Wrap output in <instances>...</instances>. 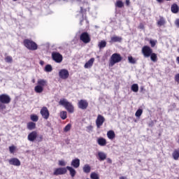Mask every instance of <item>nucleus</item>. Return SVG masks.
I'll list each match as a JSON object with an SVG mask.
<instances>
[{"label": "nucleus", "mask_w": 179, "mask_h": 179, "mask_svg": "<svg viewBox=\"0 0 179 179\" xmlns=\"http://www.w3.org/2000/svg\"><path fill=\"white\" fill-rule=\"evenodd\" d=\"M97 143L99 146H106L107 145V141L104 138H99L97 139Z\"/></svg>", "instance_id": "obj_21"}, {"label": "nucleus", "mask_w": 179, "mask_h": 179, "mask_svg": "<svg viewBox=\"0 0 179 179\" xmlns=\"http://www.w3.org/2000/svg\"><path fill=\"white\" fill-rule=\"evenodd\" d=\"M106 160L107 161V163H109V164H111L113 163V160L110 158H106Z\"/></svg>", "instance_id": "obj_49"}, {"label": "nucleus", "mask_w": 179, "mask_h": 179, "mask_svg": "<svg viewBox=\"0 0 179 179\" xmlns=\"http://www.w3.org/2000/svg\"><path fill=\"white\" fill-rule=\"evenodd\" d=\"M13 1H17V0H13Z\"/></svg>", "instance_id": "obj_58"}, {"label": "nucleus", "mask_w": 179, "mask_h": 179, "mask_svg": "<svg viewBox=\"0 0 179 179\" xmlns=\"http://www.w3.org/2000/svg\"><path fill=\"white\" fill-rule=\"evenodd\" d=\"M83 170L85 173H86L87 174H89V173H90V171L92 170V167H90V165L87 164L84 165Z\"/></svg>", "instance_id": "obj_24"}, {"label": "nucleus", "mask_w": 179, "mask_h": 179, "mask_svg": "<svg viewBox=\"0 0 179 179\" xmlns=\"http://www.w3.org/2000/svg\"><path fill=\"white\" fill-rule=\"evenodd\" d=\"M163 1H164V0H157V1H158L159 3H163Z\"/></svg>", "instance_id": "obj_51"}, {"label": "nucleus", "mask_w": 179, "mask_h": 179, "mask_svg": "<svg viewBox=\"0 0 179 179\" xmlns=\"http://www.w3.org/2000/svg\"><path fill=\"white\" fill-rule=\"evenodd\" d=\"M45 72H51L52 71V66L50 64H47L45 67Z\"/></svg>", "instance_id": "obj_35"}, {"label": "nucleus", "mask_w": 179, "mask_h": 179, "mask_svg": "<svg viewBox=\"0 0 179 179\" xmlns=\"http://www.w3.org/2000/svg\"><path fill=\"white\" fill-rule=\"evenodd\" d=\"M71 164L74 169H78L80 166V159L76 158L71 161Z\"/></svg>", "instance_id": "obj_16"}, {"label": "nucleus", "mask_w": 179, "mask_h": 179, "mask_svg": "<svg viewBox=\"0 0 179 179\" xmlns=\"http://www.w3.org/2000/svg\"><path fill=\"white\" fill-rule=\"evenodd\" d=\"M24 45L27 48L28 50H30L31 51H36L37 48H38V46L37 45V43L36 42L30 40V39H25L24 40Z\"/></svg>", "instance_id": "obj_2"}, {"label": "nucleus", "mask_w": 179, "mask_h": 179, "mask_svg": "<svg viewBox=\"0 0 179 179\" xmlns=\"http://www.w3.org/2000/svg\"><path fill=\"white\" fill-rule=\"evenodd\" d=\"M156 43H157V41L150 40V43L151 44V47H155L156 45Z\"/></svg>", "instance_id": "obj_44"}, {"label": "nucleus", "mask_w": 179, "mask_h": 179, "mask_svg": "<svg viewBox=\"0 0 179 179\" xmlns=\"http://www.w3.org/2000/svg\"><path fill=\"white\" fill-rule=\"evenodd\" d=\"M30 118L34 122H37V121H38V116H37V115H31Z\"/></svg>", "instance_id": "obj_34"}, {"label": "nucleus", "mask_w": 179, "mask_h": 179, "mask_svg": "<svg viewBox=\"0 0 179 179\" xmlns=\"http://www.w3.org/2000/svg\"><path fill=\"white\" fill-rule=\"evenodd\" d=\"M166 1H170V0H166Z\"/></svg>", "instance_id": "obj_60"}, {"label": "nucleus", "mask_w": 179, "mask_h": 179, "mask_svg": "<svg viewBox=\"0 0 179 179\" xmlns=\"http://www.w3.org/2000/svg\"><path fill=\"white\" fill-rule=\"evenodd\" d=\"M175 80L176 82H177L178 83H179V73L176 74L175 76Z\"/></svg>", "instance_id": "obj_46"}, {"label": "nucleus", "mask_w": 179, "mask_h": 179, "mask_svg": "<svg viewBox=\"0 0 179 179\" xmlns=\"http://www.w3.org/2000/svg\"><path fill=\"white\" fill-rule=\"evenodd\" d=\"M59 106H62L63 107H64V108H66V110H67L69 113H73V105H72V103L68 101L66 99H60V101H59Z\"/></svg>", "instance_id": "obj_1"}, {"label": "nucleus", "mask_w": 179, "mask_h": 179, "mask_svg": "<svg viewBox=\"0 0 179 179\" xmlns=\"http://www.w3.org/2000/svg\"><path fill=\"white\" fill-rule=\"evenodd\" d=\"M71 128H72V124H68L64 129L65 132H69L71 131Z\"/></svg>", "instance_id": "obj_37"}, {"label": "nucleus", "mask_w": 179, "mask_h": 179, "mask_svg": "<svg viewBox=\"0 0 179 179\" xmlns=\"http://www.w3.org/2000/svg\"><path fill=\"white\" fill-rule=\"evenodd\" d=\"M34 91L36 92V93H43V92L44 91V88H43V87L37 85L34 87Z\"/></svg>", "instance_id": "obj_26"}, {"label": "nucleus", "mask_w": 179, "mask_h": 179, "mask_svg": "<svg viewBox=\"0 0 179 179\" xmlns=\"http://www.w3.org/2000/svg\"><path fill=\"white\" fill-rule=\"evenodd\" d=\"M175 24L176 27H179V19L176 20Z\"/></svg>", "instance_id": "obj_48"}, {"label": "nucleus", "mask_w": 179, "mask_h": 179, "mask_svg": "<svg viewBox=\"0 0 179 179\" xmlns=\"http://www.w3.org/2000/svg\"><path fill=\"white\" fill-rule=\"evenodd\" d=\"M28 141H29V142H34V141H36V139H37V131H34L32 132H31L27 137Z\"/></svg>", "instance_id": "obj_14"}, {"label": "nucleus", "mask_w": 179, "mask_h": 179, "mask_svg": "<svg viewBox=\"0 0 179 179\" xmlns=\"http://www.w3.org/2000/svg\"><path fill=\"white\" fill-rule=\"evenodd\" d=\"M80 40H81L83 43H85V44H87L90 43V36H89L88 33L84 32L80 35Z\"/></svg>", "instance_id": "obj_10"}, {"label": "nucleus", "mask_w": 179, "mask_h": 179, "mask_svg": "<svg viewBox=\"0 0 179 179\" xmlns=\"http://www.w3.org/2000/svg\"><path fill=\"white\" fill-rule=\"evenodd\" d=\"M5 108H6V106L2 103H0V110H5Z\"/></svg>", "instance_id": "obj_45"}, {"label": "nucleus", "mask_w": 179, "mask_h": 179, "mask_svg": "<svg viewBox=\"0 0 179 179\" xmlns=\"http://www.w3.org/2000/svg\"><path fill=\"white\" fill-rule=\"evenodd\" d=\"M88 106L89 103H87V101L86 100L81 99L78 102V108H80L81 110H86Z\"/></svg>", "instance_id": "obj_13"}, {"label": "nucleus", "mask_w": 179, "mask_h": 179, "mask_svg": "<svg viewBox=\"0 0 179 179\" xmlns=\"http://www.w3.org/2000/svg\"><path fill=\"white\" fill-rule=\"evenodd\" d=\"M48 83L47 80L44 79H38L37 81V85L43 88H44L45 86H47Z\"/></svg>", "instance_id": "obj_20"}, {"label": "nucleus", "mask_w": 179, "mask_h": 179, "mask_svg": "<svg viewBox=\"0 0 179 179\" xmlns=\"http://www.w3.org/2000/svg\"><path fill=\"white\" fill-rule=\"evenodd\" d=\"M88 7H89V4L87 3V2L84 3V6H80V13L82 17H83V13H85V12L87 10L86 9V8H88Z\"/></svg>", "instance_id": "obj_18"}, {"label": "nucleus", "mask_w": 179, "mask_h": 179, "mask_svg": "<svg viewBox=\"0 0 179 179\" xmlns=\"http://www.w3.org/2000/svg\"><path fill=\"white\" fill-rule=\"evenodd\" d=\"M39 141H43V136H39Z\"/></svg>", "instance_id": "obj_53"}, {"label": "nucleus", "mask_w": 179, "mask_h": 179, "mask_svg": "<svg viewBox=\"0 0 179 179\" xmlns=\"http://www.w3.org/2000/svg\"><path fill=\"white\" fill-rule=\"evenodd\" d=\"M171 9L173 13H178L179 7L177 4H173Z\"/></svg>", "instance_id": "obj_25"}, {"label": "nucleus", "mask_w": 179, "mask_h": 179, "mask_svg": "<svg viewBox=\"0 0 179 179\" xmlns=\"http://www.w3.org/2000/svg\"><path fill=\"white\" fill-rule=\"evenodd\" d=\"M138 29L143 30L145 29V25H143V24H140L138 26Z\"/></svg>", "instance_id": "obj_47"}, {"label": "nucleus", "mask_w": 179, "mask_h": 179, "mask_svg": "<svg viewBox=\"0 0 179 179\" xmlns=\"http://www.w3.org/2000/svg\"><path fill=\"white\" fill-rule=\"evenodd\" d=\"M119 179H128L126 176H121Z\"/></svg>", "instance_id": "obj_50"}, {"label": "nucleus", "mask_w": 179, "mask_h": 179, "mask_svg": "<svg viewBox=\"0 0 179 179\" xmlns=\"http://www.w3.org/2000/svg\"><path fill=\"white\" fill-rule=\"evenodd\" d=\"M144 87H141V91L142 92L143 90Z\"/></svg>", "instance_id": "obj_56"}, {"label": "nucleus", "mask_w": 179, "mask_h": 179, "mask_svg": "<svg viewBox=\"0 0 179 179\" xmlns=\"http://www.w3.org/2000/svg\"><path fill=\"white\" fill-rule=\"evenodd\" d=\"M142 113H143V110H142V109H138L135 113L136 117H141V115H142Z\"/></svg>", "instance_id": "obj_40"}, {"label": "nucleus", "mask_w": 179, "mask_h": 179, "mask_svg": "<svg viewBox=\"0 0 179 179\" xmlns=\"http://www.w3.org/2000/svg\"><path fill=\"white\" fill-rule=\"evenodd\" d=\"M121 61H122V57H121V55L118 53H114L110 57L109 65L110 66H114L115 64H118V62H121Z\"/></svg>", "instance_id": "obj_3"}, {"label": "nucleus", "mask_w": 179, "mask_h": 179, "mask_svg": "<svg viewBox=\"0 0 179 179\" xmlns=\"http://www.w3.org/2000/svg\"><path fill=\"white\" fill-rule=\"evenodd\" d=\"M80 23H82V20H80Z\"/></svg>", "instance_id": "obj_59"}, {"label": "nucleus", "mask_w": 179, "mask_h": 179, "mask_svg": "<svg viewBox=\"0 0 179 179\" xmlns=\"http://www.w3.org/2000/svg\"><path fill=\"white\" fill-rule=\"evenodd\" d=\"M177 63L179 64V57L176 58Z\"/></svg>", "instance_id": "obj_54"}, {"label": "nucleus", "mask_w": 179, "mask_h": 179, "mask_svg": "<svg viewBox=\"0 0 179 179\" xmlns=\"http://www.w3.org/2000/svg\"><path fill=\"white\" fill-rule=\"evenodd\" d=\"M150 57L152 62H157V55L156 53H151Z\"/></svg>", "instance_id": "obj_29"}, {"label": "nucleus", "mask_w": 179, "mask_h": 179, "mask_svg": "<svg viewBox=\"0 0 179 179\" xmlns=\"http://www.w3.org/2000/svg\"><path fill=\"white\" fill-rule=\"evenodd\" d=\"M129 62L130 64H136V60L132 57V56H130L128 57Z\"/></svg>", "instance_id": "obj_39"}, {"label": "nucleus", "mask_w": 179, "mask_h": 179, "mask_svg": "<svg viewBox=\"0 0 179 179\" xmlns=\"http://www.w3.org/2000/svg\"><path fill=\"white\" fill-rule=\"evenodd\" d=\"M104 121H106L104 116L101 115H98L97 118L96 120V125L97 128H100V127H101V125L104 124Z\"/></svg>", "instance_id": "obj_11"}, {"label": "nucleus", "mask_w": 179, "mask_h": 179, "mask_svg": "<svg viewBox=\"0 0 179 179\" xmlns=\"http://www.w3.org/2000/svg\"><path fill=\"white\" fill-rule=\"evenodd\" d=\"M40 64H41V65H43V64H44V62L41 61V62H40Z\"/></svg>", "instance_id": "obj_55"}, {"label": "nucleus", "mask_w": 179, "mask_h": 179, "mask_svg": "<svg viewBox=\"0 0 179 179\" xmlns=\"http://www.w3.org/2000/svg\"><path fill=\"white\" fill-rule=\"evenodd\" d=\"M131 90L132 92H134V93H138V92L139 91V86L138 85V84H133L131 85Z\"/></svg>", "instance_id": "obj_30"}, {"label": "nucleus", "mask_w": 179, "mask_h": 179, "mask_svg": "<svg viewBox=\"0 0 179 179\" xmlns=\"http://www.w3.org/2000/svg\"><path fill=\"white\" fill-rule=\"evenodd\" d=\"M0 103L2 104H9V103H10V96L6 94H1Z\"/></svg>", "instance_id": "obj_7"}, {"label": "nucleus", "mask_w": 179, "mask_h": 179, "mask_svg": "<svg viewBox=\"0 0 179 179\" xmlns=\"http://www.w3.org/2000/svg\"><path fill=\"white\" fill-rule=\"evenodd\" d=\"M52 58L55 62L57 64H61L62 62L63 57L59 52H52Z\"/></svg>", "instance_id": "obj_4"}, {"label": "nucleus", "mask_w": 179, "mask_h": 179, "mask_svg": "<svg viewBox=\"0 0 179 179\" xmlns=\"http://www.w3.org/2000/svg\"><path fill=\"white\" fill-rule=\"evenodd\" d=\"M129 3H130L129 0H126V4L129 5Z\"/></svg>", "instance_id": "obj_52"}, {"label": "nucleus", "mask_w": 179, "mask_h": 179, "mask_svg": "<svg viewBox=\"0 0 179 179\" xmlns=\"http://www.w3.org/2000/svg\"><path fill=\"white\" fill-rule=\"evenodd\" d=\"M27 128L29 129V130H33V129H36V123L33 122H30L27 124Z\"/></svg>", "instance_id": "obj_27"}, {"label": "nucleus", "mask_w": 179, "mask_h": 179, "mask_svg": "<svg viewBox=\"0 0 179 179\" xmlns=\"http://www.w3.org/2000/svg\"><path fill=\"white\" fill-rule=\"evenodd\" d=\"M59 77L64 80L68 79L69 78V71L65 69H61L59 71Z\"/></svg>", "instance_id": "obj_6"}, {"label": "nucleus", "mask_w": 179, "mask_h": 179, "mask_svg": "<svg viewBox=\"0 0 179 179\" xmlns=\"http://www.w3.org/2000/svg\"><path fill=\"white\" fill-rule=\"evenodd\" d=\"M15 150H16V146L11 145V146L9 147L10 153L13 155V153H15Z\"/></svg>", "instance_id": "obj_38"}, {"label": "nucleus", "mask_w": 179, "mask_h": 179, "mask_svg": "<svg viewBox=\"0 0 179 179\" xmlns=\"http://www.w3.org/2000/svg\"><path fill=\"white\" fill-rule=\"evenodd\" d=\"M60 117L62 120H66V111L60 112Z\"/></svg>", "instance_id": "obj_36"}, {"label": "nucleus", "mask_w": 179, "mask_h": 179, "mask_svg": "<svg viewBox=\"0 0 179 179\" xmlns=\"http://www.w3.org/2000/svg\"><path fill=\"white\" fill-rule=\"evenodd\" d=\"M115 6L117 8H122V6H124V3H122L121 1H117L115 3Z\"/></svg>", "instance_id": "obj_41"}, {"label": "nucleus", "mask_w": 179, "mask_h": 179, "mask_svg": "<svg viewBox=\"0 0 179 179\" xmlns=\"http://www.w3.org/2000/svg\"><path fill=\"white\" fill-rule=\"evenodd\" d=\"M5 61H6V62L10 64V62H12V61H13L12 57H10V56L6 57Z\"/></svg>", "instance_id": "obj_42"}, {"label": "nucleus", "mask_w": 179, "mask_h": 179, "mask_svg": "<svg viewBox=\"0 0 179 179\" xmlns=\"http://www.w3.org/2000/svg\"><path fill=\"white\" fill-rule=\"evenodd\" d=\"M106 45H107V42H106V41H101L98 44V47H99L100 50H101V48H106Z\"/></svg>", "instance_id": "obj_31"}, {"label": "nucleus", "mask_w": 179, "mask_h": 179, "mask_svg": "<svg viewBox=\"0 0 179 179\" xmlns=\"http://www.w3.org/2000/svg\"><path fill=\"white\" fill-rule=\"evenodd\" d=\"M174 160H178L179 158V149L175 150L172 154Z\"/></svg>", "instance_id": "obj_28"}, {"label": "nucleus", "mask_w": 179, "mask_h": 179, "mask_svg": "<svg viewBox=\"0 0 179 179\" xmlns=\"http://www.w3.org/2000/svg\"><path fill=\"white\" fill-rule=\"evenodd\" d=\"M33 83H34L36 81L34 80H32Z\"/></svg>", "instance_id": "obj_57"}, {"label": "nucleus", "mask_w": 179, "mask_h": 179, "mask_svg": "<svg viewBox=\"0 0 179 179\" xmlns=\"http://www.w3.org/2000/svg\"><path fill=\"white\" fill-rule=\"evenodd\" d=\"M141 52L145 58H149V57H150V55L153 52V50L149 46H144L142 48Z\"/></svg>", "instance_id": "obj_5"}, {"label": "nucleus", "mask_w": 179, "mask_h": 179, "mask_svg": "<svg viewBox=\"0 0 179 179\" xmlns=\"http://www.w3.org/2000/svg\"><path fill=\"white\" fill-rule=\"evenodd\" d=\"M66 170H69L70 175L72 178L75 177L76 176V171L75 169L72 168L71 166H66Z\"/></svg>", "instance_id": "obj_22"}, {"label": "nucleus", "mask_w": 179, "mask_h": 179, "mask_svg": "<svg viewBox=\"0 0 179 179\" xmlns=\"http://www.w3.org/2000/svg\"><path fill=\"white\" fill-rule=\"evenodd\" d=\"M165 24H166V21L163 17H160L159 20L157 21L158 26H164Z\"/></svg>", "instance_id": "obj_33"}, {"label": "nucleus", "mask_w": 179, "mask_h": 179, "mask_svg": "<svg viewBox=\"0 0 179 179\" xmlns=\"http://www.w3.org/2000/svg\"><path fill=\"white\" fill-rule=\"evenodd\" d=\"M122 38L120 36H113L110 38V43H121Z\"/></svg>", "instance_id": "obj_17"}, {"label": "nucleus", "mask_w": 179, "mask_h": 179, "mask_svg": "<svg viewBox=\"0 0 179 179\" xmlns=\"http://www.w3.org/2000/svg\"><path fill=\"white\" fill-rule=\"evenodd\" d=\"M67 171L66 168H57L54 169L53 176H64Z\"/></svg>", "instance_id": "obj_8"}, {"label": "nucleus", "mask_w": 179, "mask_h": 179, "mask_svg": "<svg viewBox=\"0 0 179 179\" xmlns=\"http://www.w3.org/2000/svg\"><path fill=\"white\" fill-rule=\"evenodd\" d=\"M94 63V58H91L88 62H87L84 66L85 69H89L91 66H93V64Z\"/></svg>", "instance_id": "obj_19"}, {"label": "nucleus", "mask_w": 179, "mask_h": 179, "mask_svg": "<svg viewBox=\"0 0 179 179\" xmlns=\"http://www.w3.org/2000/svg\"><path fill=\"white\" fill-rule=\"evenodd\" d=\"M107 136L108 139H110V141H113L114 138H115V133L113 130H110L107 132Z\"/></svg>", "instance_id": "obj_23"}, {"label": "nucleus", "mask_w": 179, "mask_h": 179, "mask_svg": "<svg viewBox=\"0 0 179 179\" xmlns=\"http://www.w3.org/2000/svg\"><path fill=\"white\" fill-rule=\"evenodd\" d=\"M41 115L44 120H48V118H50V111H48V108L45 106L43 107L41 109Z\"/></svg>", "instance_id": "obj_9"}, {"label": "nucleus", "mask_w": 179, "mask_h": 179, "mask_svg": "<svg viewBox=\"0 0 179 179\" xmlns=\"http://www.w3.org/2000/svg\"><path fill=\"white\" fill-rule=\"evenodd\" d=\"M59 166H66V162L64 160H59Z\"/></svg>", "instance_id": "obj_43"}, {"label": "nucleus", "mask_w": 179, "mask_h": 179, "mask_svg": "<svg viewBox=\"0 0 179 179\" xmlns=\"http://www.w3.org/2000/svg\"><path fill=\"white\" fill-rule=\"evenodd\" d=\"M9 164H11L12 166H20V160L17 158H11L9 159Z\"/></svg>", "instance_id": "obj_15"}, {"label": "nucleus", "mask_w": 179, "mask_h": 179, "mask_svg": "<svg viewBox=\"0 0 179 179\" xmlns=\"http://www.w3.org/2000/svg\"><path fill=\"white\" fill-rule=\"evenodd\" d=\"M90 178L91 179H100V176L98 175L96 172H92L90 174Z\"/></svg>", "instance_id": "obj_32"}, {"label": "nucleus", "mask_w": 179, "mask_h": 179, "mask_svg": "<svg viewBox=\"0 0 179 179\" xmlns=\"http://www.w3.org/2000/svg\"><path fill=\"white\" fill-rule=\"evenodd\" d=\"M96 156L99 162H104L107 159V154L103 151H99Z\"/></svg>", "instance_id": "obj_12"}]
</instances>
